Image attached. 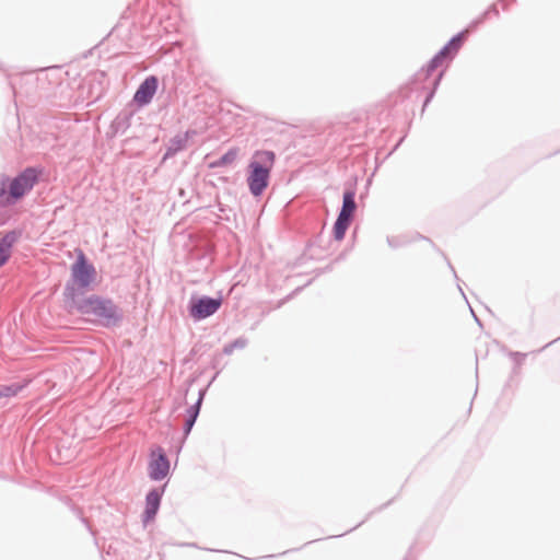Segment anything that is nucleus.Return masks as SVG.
<instances>
[{
  "label": "nucleus",
  "mask_w": 560,
  "mask_h": 560,
  "mask_svg": "<svg viewBox=\"0 0 560 560\" xmlns=\"http://www.w3.org/2000/svg\"><path fill=\"white\" fill-rule=\"evenodd\" d=\"M236 155H237V150H236V149H232V150H230L229 152H226V153H225L221 159H219L218 161L210 163V164H209V167H210V168H214V167H219V166H224V165L232 164V163L235 161Z\"/></svg>",
  "instance_id": "9b49d317"
},
{
  "label": "nucleus",
  "mask_w": 560,
  "mask_h": 560,
  "mask_svg": "<svg viewBox=\"0 0 560 560\" xmlns=\"http://www.w3.org/2000/svg\"><path fill=\"white\" fill-rule=\"evenodd\" d=\"M162 493H163V488L153 489L152 491H150L148 493L147 500H145V510H144V520H143L145 523L151 522L154 518V516L159 510V506H160Z\"/></svg>",
  "instance_id": "1a4fd4ad"
},
{
  "label": "nucleus",
  "mask_w": 560,
  "mask_h": 560,
  "mask_svg": "<svg viewBox=\"0 0 560 560\" xmlns=\"http://www.w3.org/2000/svg\"><path fill=\"white\" fill-rule=\"evenodd\" d=\"M222 299L200 298L192 300L189 314L194 319L200 320L213 315L221 306Z\"/></svg>",
  "instance_id": "423d86ee"
},
{
  "label": "nucleus",
  "mask_w": 560,
  "mask_h": 560,
  "mask_svg": "<svg viewBox=\"0 0 560 560\" xmlns=\"http://www.w3.org/2000/svg\"><path fill=\"white\" fill-rule=\"evenodd\" d=\"M276 155L272 151H256L248 165L247 184L254 196H260L269 184Z\"/></svg>",
  "instance_id": "f257e3e1"
},
{
  "label": "nucleus",
  "mask_w": 560,
  "mask_h": 560,
  "mask_svg": "<svg viewBox=\"0 0 560 560\" xmlns=\"http://www.w3.org/2000/svg\"><path fill=\"white\" fill-rule=\"evenodd\" d=\"M170 471V462L162 447L152 450L149 462V475L154 480L164 479Z\"/></svg>",
  "instance_id": "0eeeda50"
},
{
  "label": "nucleus",
  "mask_w": 560,
  "mask_h": 560,
  "mask_svg": "<svg viewBox=\"0 0 560 560\" xmlns=\"http://www.w3.org/2000/svg\"><path fill=\"white\" fill-rule=\"evenodd\" d=\"M22 389L20 385H2L0 386V398H8L18 395V393Z\"/></svg>",
  "instance_id": "f8f14e48"
},
{
  "label": "nucleus",
  "mask_w": 560,
  "mask_h": 560,
  "mask_svg": "<svg viewBox=\"0 0 560 560\" xmlns=\"http://www.w3.org/2000/svg\"><path fill=\"white\" fill-rule=\"evenodd\" d=\"M82 311L85 314L96 316L106 325L115 324L120 318L117 306L110 300L98 296L88 299L82 305Z\"/></svg>",
  "instance_id": "f03ea898"
},
{
  "label": "nucleus",
  "mask_w": 560,
  "mask_h": 560,
  "mask_svg": "<svg viewBox=\"0 0 560 560\" xmlns=\"http://www.w3.org/2000/svg\"><path fill=\"white\" fill-rule=\"evenodd\" d=\"M355 209L357 205L354 201V192L346 191L343 194L341 211L334 226V235L337 241H341L345 237L346 231L350 225Z\"/></svg>",
  "instance_id": "7ed1b4c3"
},
{
  "label": "nucleus",
  "mask_w": 560,
  "mask_h": 560,
  "mask_svg": "<svg viewBox=\"0 0 560 560\" xmlns=\"http://www.w3.org/2000/svg\"><path fill=\"white\" fill-rule=\"evenodd\" d=\"M459 46V40L458 39H453L446 47L443 48V50L436 56V58L434 59V62H436L440 58L442 57H445L450 50L452 48H454L455 50L458 48Z\"/></svg>",
  "instance_id": "ddd939ff"
},
{
  "label": "nucleus",
  "mask_w": 560,
  "mask_h": 560,
  "mask_svg": "<svg viewBox=\"0 0 560 560\" xmlns=\"http://www.w3.org/2000/svg\"><path fill=\"white\" fill-rule=\"evenodd\" d=\"M198 416V408L192 411L190 418L186 421V431L189 432L195 423V420Z\"/></svg>",
  "instance_id": "4468645a"
},
{
  "label": "nucleus",
  "mask_w": 560,
  "mask_h": 560,
  "mask_svg": "<svg viewBox=\"0 0 560 560\" xmlns=\"http://www.w3.org/2000/svg\"><path fill=\"white\" fill-rule=\"evenodd\" d=\"M38 173L34 168H26L18 177H15L9 188L10 197L19 199L30 191L36 184Z\"/></svg>",
  "instance_id": "39448f33"
},
{
  "label": "nucleus",
  "mask_w": 560,
  "mask_h": 560,
  "mask_svg": "<svg viewBox=\"0 0 560 560\" xmlns=\"http://www.w3.org/2000/svg\"><path fill=\"white\" fill-rule=\"evenodd\" d=\"M71 275L73 281L81 288L89 287L95 280V268L88 262L82 250L78 253L77 261L71 267Z\"/></svg>",
  "instance_id": "20e7f679"
},
{
  "label": "nucleus",
  "mask_w": 560,
  "mask_h": 560,
  "mask_svg": "<svg viewBox=\"0 0 560 560\" xmlns=\"http://www.w3.org/2000/svg\"><path fill=\"white\" fill-rule=\"evenodd\" d=\"M13 243L14 237L12 235H5L0 240V267L3 266L11 256Z\"/></svg>",
  "instance_id": "9d476101"
},
{
  "label": "nucleus",
  "mask_w": 560,
  "mask_h": 560,
  "mask_svg": "<svg viewBox=\"0 0 560 560\" xmlns=\"http://www.w3.org/2000/svg\"><path fill=\"white\" fill-rule=\"evenodd\" d=\"M158 89V79L155 77L147 78L137 90L133 100L135 102L143 106L151 102Z\"/></svg>",
  "instance_id": "6e6552de"
}]
</instances>
